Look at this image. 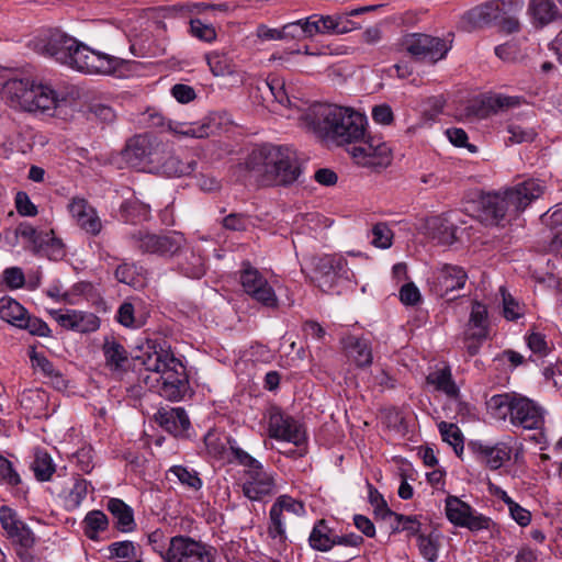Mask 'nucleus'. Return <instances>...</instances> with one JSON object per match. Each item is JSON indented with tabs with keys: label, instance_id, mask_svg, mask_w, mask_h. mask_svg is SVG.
I'll list each match as a JSON object with an SVG mask.
<instances>
[{
	"label": "nucleus",
	"instance_id": "f257e3e1",
	"mask_svg": "<svg viewBox=\"0 0 562 562\" xmlns=\"http://www.w3.org/2000/svg\"><path fill=\"white\" fill-rule=\"evenodd\" d=\"M301 125L326 144L348 148L358 142L369 127L364 113L330 103H315L300 116Z\"/></svg>",
	"mask_w": 562,
	"mask_h": 562
},
{
	"label": "nucleus",
	"instance_id": "f03ea898",
	"mask_svg": "<svg viewBox=\"0 0 562 562\" xmlns=\"http://www.w3.org/2000/svg\"><path fill=\"white\" fill-rule=\"evenodd\" d=\"M246 168L266 187L290 186L302 173L296 151L284 145H262L254 148L246 159Z\"/></svg>",
	"mask_w": 562,
	"mask_h": 562
},
{
	"label": "nucleus",
	"instance_id": "7ed1b4c3",
	"mask_svg": "<svg viewBox=\"0 0 562 562\" xmlns=\"http://www.w3.org/2000/svg\"><path fill=\"white\" fill-rule=\"evenodd\" d=\"M543 193L542 181L538 179L524 180L483 196L482 214L491 224L510 223Z\"/></svg>",
	"mask_w": 562,
	"mask_h": 562
},
{
	"label": "nucleus",
	"instance_id": "20e7f679",
	"mask_svg": "<svg viewBox=\"0 0 562 562\" xmlns=\"http://www.w3.org/2000/svg\"><path fill=\"white\" fill-rule=\"evenodd\" d=\"M145 370L144 383L160 396L169 401H180L189 389L186 368L175 355L160 348L148 352L143 359Z\"/></svg>",
	"mask_w": 562,
	"mask_h": 562
},
{
	"label": "nucleus",
	"instance_id": "39448f33",
	"mask_svg": "<svg viewBox=\"0 0 562 562\" xmlns=\"http://www.w3.org/2000/svg\"><path fill=\"white\" fill-rule=\"evenodd\" d=\"M2 94L12 108L45 114H52L66 100L48 81L31 77L7 80Z\"/></svg>",
	"mask_w": 562,
	"mask_h": 562
},
{
	"label": "nucleus",
	"instance_id": "423d86ee",
	"mask_svg": "<svg viewBox=\"0 0 562 562\" xmlns=\"http://www.w3.org/2000/svg\"><path fill=\"white\" fill-rule=\"evenodd\" d=\"M486 408L493 418L508 420L514 427L525 430L540 429L544 423L542 407L527 396L515 392L493 395L486 402Z\"/></svg>",
	"mask_w": 562,
	"mask_h": 562
},
{
	"label": "nucleus",
	"instance_id": "0eeeda50",
	"mask_svg": "<svg viewBox=\"0 0 562 562\" xmlns=\"http://www.w3.org/2000/svg\"><path fill=\"white\" fill-rule=\"evenodd\" d=\"M312 281L324 292H340V289L355 282V274L347 260L340 255H326L313 260Z\"/></svg>",
	"mask_w": 562,
	"mask_h": 562
},
{
	"label": "nucleus",
	"instance_id": "6e6552de",
	"mask_svg": "<svg viewBox=\"0 0 562 562\" xmlns=\"http://www.w3.org/2000/svg\"><path fill=\"white\" fill-rule=\"evenodd\" d=\"M0 525L18 558L22 562H32V550L37 543V537L31 527L21 519L16 510L7 505L0 506Z\"/></svg>",
	"mask_w": 562,
	"mask_h": 562
},
{
	"label": "nucleus",
	"instance_id": "1a4fd4ad",
	"mask_svg": "<svg viewBox=\"0 0 562 562\" xmlns=\"http://www.w3.org/2000/svg\"><path fill=\"white\" fill-rule=\"evenodd\" d=\"M116 57L91 49L76 40L66 66L89 75H110L119 67Z\"/></svg>",
	"mask_w": 562,
	"mask_h": 562
},
{
	"label": "nucleus",
	"instance_id": "9d476101",
	"mask_svg": "<svg viewBox=\"0 0 562 562\" xmlns=\"http://www.w3.org/2000/svg\"><path fill=\"white\" fill-rule=\"evenodd\" d=\"M130 240L143 254H151L165 258L180 254L186 246V238L179 232L158 235L144 229H137L131 234Z\"/></svg>",
	"mask_w": 562,
	"mask_h": 562
},
{
	"label": "nucleus",
	"instance_id": "9b49d317",
	"mask_svg": "<svg viewBox=\"0 0 562 562\" xmlns=\"http://www.w3.org/2000/svg\"><path fill=\"white\" fill-rule=\"evenodd\" d=\"M353 161L362 167H386L391 162V148L382 137L371 135L366 128L364 135L348 148Z\"/></svg>",
	"mask_w": 562,
	"mask_h": 562
},
{
	"label": "nucleus",
	"instance_id": "f8f14e48",
	"mask_svg": "<svg viewBox=\"0 0 562 562\" xmlns=\"http://www.w3.org/2000/svg\"><path fill=\"white\" fill-rule=\"evenodd\" d=\"M239 273V281L246 294L266 307H278L279 300L273 286L258 269L244 262Z\"/></svg>",
	"mask_w": 562,
	"mask_h": 562
},
{
	"label": "nucleus",
	"instance_id": "ddd939ff",
	"mask_svg": "<svg viewBox=\"0 0 562 562\" xmlns=\"http://www.w3.org/2000/svg\"><path fill=\"white\" fill-rule=\"evenodd\" d=\"M241 491L251 502H265L277 492V474L268 471L262 463L247 470L241 475Z\"/></svg>",
	"mask_w": 562,
	"mask_h": 562
},
{
	"label": "nucleus",
	"instance_id": "4468645a",
	"mask_svg": "<svg viewBox=\"0 0 562 562\" xmlns=\"http://www.w3.org/2000/svg\"><path fill=\"white\" fill-rule=\"evenodd\" d=\"M213 548L187 535L170 537V554L166 562H213Z\"/></svg>",
	"mask_w": 562,
	"mask_h": 562
},
{
	"label": "nucleus",
	"instance_id": "2eb2a0df",
	"mask_svg": "<svg viewBox=\"0 0 562 562\" xmlns=\"http://www.w3.org/2000/svg\"><path fill=\"white\" fill-rule=\"evenodd\" d=\"M76 38L59 30L41 32L31 41V47L40 55L54 58L65 65L70 56Z\"/></svg>",
	"mask_w": 562,
	"mask_h": 562
},
{
	"label": "nucleus",
	"instance_id": "dca6fc26",
	"mask_svg": "<svg viewBox=\"0 0 562 562\" xmlns=\"http://www.w3.org/2000/svg\"><path fill=\"white\" fill-rule=\"evenodd\" d=\"M515 439L507 437L495 443L483 440H470L468 449L476 461L483 463L490 470H498L512 458Z\"/></svg>",
	"mask_w": 562,
	"mask_h": 562
},
{
	"label": "nucleus",
	"instance_id": "f3484780",
	"mask_svg": "<svg viewBox=\"0 0 562 562\" xmlns=\"http://www.w3.org/2000/svg\"><path fill=\"white\" fill-rule=\"evenodd\" d=\"M490 335L488 312L485 304L474 301L471 305L469 321L467 323L463 340L469 356L479 353L481 346Z\"/></svg>",
	"mask_w": 562,
	"mask_h": 562
},
{
	"label": "nucleus",
	"instance_id": "a211bd4d",
	"mask_svg": "<svg viewBox=\"0 0 562 562\" xmlns=\"http://www.w3.org/2000/svg\"><path fill=\"white\" fill-rule=\"evenodd\" d=\"M445 512L447 519L457 527L468 528L471 531L490 529L493 524L490 517L477 513L469 504L457 496L446 498Z\"/></svg>",
	"mask_w": 562,
	"mask_h": 562
},
{
	"label": "nucleus",
	"instance_id": "6ab92c4d",
	"mask_svg": "<svg viewBox=\"0 0 562 562\" xmlns=\"http://www.w3.org/2000/svg\"><path fill=\"white\" fill-rule=\"evenodd\" d=\"M403 47L412 56L431 63L443 59L450 49L443 40L418 33L407 34L403 38Z\"/></svg>",
	"mask_w": 562,
	"mask_h": 562
},
{
	"label": "nucleus",
	"instance_id": "aec40b11",
	"mask_svg": "<svg viewBox=\"0 0 562 562\" xmlns=\"http://www.w3.org/2000/svg\"><path fill=\"white\" fill-rule=\"evenodd\" d=\"M164 143L149 134L132 137L124 149L125 159L132 165L146 164L153 169L159 162V155Z\"/></svg>",
	"mask_w": 562,
	"mask_h": 562
},
{
	"label": "nucleus",
	"instance_id": "412c9836",
	"mask_svg": "<svg viewBox=\"0 0 562 562\" xmlns=\"http://www.w3.org/2000/svg\"><path fill=\"white\" fill-rule=\"evenodd\" d=\"M268 434L276 440L291 442L294 446L302 445L306 439L303 425L279 409H273L269 415Z\"/></svg>",
	"mask_w": 562,
	"mask_h": 562
},
{
	"label": "nucleus",
	"instance_id": "4be33fe9",
	"mask_svg": "<svg viewBox=\"0 0 562 562\" xmlns=\"http://www.w3.org/2000/svg\"><path fill=\"white\" fill-rule=\"evenodd\" d=\"M468 274L462 267L443 265L436 269L427 279V284L432 294L445 296L452 291L464 288Z\"/></svg>",
	"mask_w": 562,
	"mask_h": 562
},
{
	"label": "nucleus",
	"instance_id": "5701e85b",
	"mask_svg": "<svg viewBox=\"0 0 562 562\" xmlns=\"http://www.w3.org/2000/svg\"><path fill=\"white\" fill-rule=\"evenodd\" d=\"M504 7L509 9H517L519 7V0H490L481 3L463 15V21L469 24L471 29L483 27L492 23H496L499 14H503Z\"/></svg>",
	"mask_w": 562,
	"mask_h": 562
},
{
	"label": "nucleus",
	"instance_id": "b1692460",
	"mask_svg": "<svg viewBox=\"0 0 562 562\" xmlns=\"http://www.w3.org/2000/svg\"><path fill=\"white\" fill-rule=\"evenodd\" d=\"M49 315L64 329L80 334L93 333L100 327L99 317L90 312L77 310H52Z\"/></svg>",
	"mask_w": 562,
	"mask_h": 562
},
{
	"label": "nucleus",
	"instance_id": "393cba45",
	"mask_svg": "<svg viewBox=\"0 0 562 562\" xmlns=\"http://www.w3.org/2000/svg\"><path fill=\"white\" fill-rule=\"evenodd\" d=\"M67 210L76 224L86 233L97 236L102 229V222L97 210L83 198L74 196Z\"/></svg>",
	"mask_w": 562,
	"mask_h": 562
},
{
	"label": "nucleus",
	"instance_id": "a878e982",
	"mask_svg": "<svg viewBox=\"0 0 562 562\" xmlns=\"http://www.w3.org/2000/svg\"><path fill=\"white\" fill-rule=\"evenodd\" d=\"M526 14L535 29H543L562 20L555 0H528Z\"/></svg>",
	"mask_w": 562,
	"mask_h": 562
},
{
	"label": "nucleus",
	"instance_id": "bb28decb",
	"mask_svg": "<svg viewBox=\"0 0 562 562\" xmlns=\"http://www.w3.org/2000/svg\"><path fill=\"white\" fill-rule=\"evenodd\" d=\"M159 160L160 161L157 162L153 169L167 177L187 176L195 168L194 160L183 161L179 156L175 155L166 144L161 147Z\"/></svg>",
	"mask_w": 562,
	"mask_h": 562
},
{
	"label": "nucleus",
	"instance_id": "cd10ccee",
	"mask_svg": "<svg viewBox=\"0 0 562 562\" xmlns=\"http://www.w3.org/2000/svg\"><path fill=\"white\" fill-rule=\"evenodd\" d=\"M520 104V98L509 97L501 93L484 95L480 100L475 101L472 106V113L481 119H485L492 114H496L499 111H504L509 108H515Z\"/></svg>",
	"mask_w": 562,
	"mask_h": 562
},
{
	"label": "nucleus",
	"instance_id": "c85d7f7f",
	"mask_svg": "<svg viewBox=\"0 0 562 562\" xmlns=\"http://www.w3.org/2000/svg\"><path fill=\"white\" fill-rule=\"evenodd\" d=\"M155 420L175 436L182 435L190 427L189 417L182 407H161L155 414Z\"/></svg>",
	"mask_w": 562,
	"mask_h": 562
},
{
	"label": "nucleus",
	"instance_id": "c756f323",
	"mask_svg": "<svg viewBox=\"0 0 562 562\" xmlns=\"http://www.w3.org/2000/svg\"><path fill=\"white\" fill-rule=\"evenodd\" d=\"M105 367L114 373L124 372L130 364L128 351L114 337H105L102 345Z\"/></svg>",
	"mask_w": 562,
	"mask_h": 562
},
{
	"label": "nucleus",
	"instance_id": "7c9ffc66",
	"mask_svg": "<svg viewBox=\"0 0 562 562\" xmlns=\"http://www.w3.org/2000/svg\"><path fill=\"white\" fill-rule=\"evenodd\" d=\"M106 509L114 519L115 528L123 532L130 533L136 530L137 524L134 518L133 508L120 498H110L106 503Z\"/></svg>",
	"mask_w": 562,
	"mask_h": 562
},
{
	"label": "nucleus",
	"instance_id": "2f4dec72",
	"mask_svg": "<svg viewBox=\"0 0 562 562\" xmlns=\"http://www.w3.org/2000/svg\"><path fill=\"white\" fill-rule=\"evenodd\" d=\"M456 212H449L429 222L432 238L439 244L451 245L457 240Z\"/></svg>",
	"mask_w": 562,
	"mask_h": 562
},
{
	"label": "nucleus",
	"instance_id": "473e14b6",
	"mask_svg": "<svg viewBox=\"0 0 562 562\" xmlns=\"http://www.w3.org/2000/svg\"><path fill=\"white\" fill-rule=\"evenodd\" d=\"M336 533L325 519L315 521L310 536L308 546L318 552H328L335 547Z\"/></svg>",
	"mask_w": 562,
	"mask_h": 562
},
{
	"label": "nucleus",
	"instance_id": "72a5a7b5",
	"mask_svg": "<svg viewBox=\"0 0 562 562\" xmlns=\"http://www.w3.org/2000/svg\"><path fill=\"white\" fill-rule=\"evenodd\" d=\"M347 356L358 367H368L372 363V350L368 340L350 336L346 339Z\"/></svg>",
	"mask_w": 562,
	"mask_h": 562
},
{
	"label": "nucleus",
	"instance_id": "f704fd0d",
	"mask_svg": "<svg viewBox=\"0 0 562 562\" xmlns=\"http://www.w3.org/2000/svg\"><path fill=\"white\" fill-rule=\"evenodd\" d=\"M426 380L427 383L432 385L437 391L445 393L450 398L458 400L460 390L452 379L449 367L430 372Z\"/></svg>",
	"mask_w": 562,
	"mask_h": 562
},
{
	"label": "nucleus",
	"instance_id": "c9c22d12",
	"mask_svg": "<svg viewBox=\"0 0 562 562\" xmlns=\"http://www.w3.org/2000/svg\"><path fill=\"white\" fill-rule=\"evenodd\" d=\"M333 15L313 14L302 20L300 25L302 36L312 37L316 34H335Z\"/></svg>",
	"mask_w": 562,
	"mask_h": 562
},
{
	"label": "nucleus",
	"instance_id": "e433bc0d",
	"mask_svg": "<svg viewBox=\"0 0 562 562\" xmlns=\"http://www.w3.org/2000/svg\"><path fill=\"white\" fill-rule=\"evenodd\" d=\"M31 469L37 481L47 482L55 473L56 465L46 450L37 448L34 450Z\"/></svg>",
	"mask_w": 562,
	"mask_h": 562
},
{
	"label": "nucleus",
	"instance_id": "4c0bfd02",
	"mask_svg": "<svg viewBox=\"0 0 562 562\" xmlns=\"http://www.w3.org/2000/svg\"><path fill=\"white\" fill-rule=\"evenodd\" d=\"M437 427L442 441L452 447L458 458H462L464 451V436L459 426L442 420L437 424Z\"/></svg>",
	"mask_w": 562,
	"mask_h": 562
},
{
	"label": "nucleus",
	"instance_id": "58836bf2",
	"mask_svg": "<svg viewBox=\"0 0 562 562\" xmlns=\"http://www.w3.org/2000/svg\"><path fill=\"white\" fill-rule=\"evenodd\" d=\"M168 130L177 135L202 138L211 134V125L207 122H177L168 121Z\"/></svg>",
	"mask_w": 562,
	"mask_h": 562
},
{
	"label": "nucleus",
	"instance_id": "ea45409f",
	"mask_svg": "<svg viewBox=\"0 0 562 562\" xmlns=\"http://www.w3.org/2000/svg\"><path fill=\"white\" fill-rule=\"evenodd\" d=\"M386 520L390 522L392 532L405 531L408 537L420 535L422 524L416 516H405L391 512Z\"/></svg>",
	"mask_w": 562,
	"mask_h": 562
},
{
	"label": "nucleus",
	"instance_id": "a19ab883",
	"mask_svg": "<svg viewBox=\"0 0 562 562\" xmlns=\"http://www.w3.org/2000/svg\"><path fill=\"white\" fill-rule=\"evenodd\" d=\"M206 64L215 77H224L234 74L233 59L224 52L212 50L205 54Z\"/></svg>",
	"mask_w": 562,
	"mask_h": 562
},
{
	"label": "nucleus",
	"instance_id": "79ce46f5",
	"mask_svg": "<svg viewBox=\"0 0 562 562\" xmlns=\"http://www.w3.org/2000/svg\"><path fill=\"white\" fill-rule=\"evenodd\" d=\"M26 310L12 297L0 299V318L15 327H20L26 316Z\"/></svg>",
	"mask_w": 562,
	"mask_h": 562
},
{
	"label": "nucleus",
	"instance_id": "37998d69",
	"mask_svg": "<svg viewBox=\"0 0 562 562\" xmlns=\"http://www.w3.org/2000/svg\"><path fill=\"white\" fill-rule=\"evenodd\" d=\"M168 475H172L187 490L198 492L203 486V481L198 471L184 465H172L168 470Z\"/></svg>",
	"mask_w": 562,
	"mask_h": 562
},
{
	"label": "nucleus",
	"instance_id": "c03bdc74",
	"mask_svg": "<svg viewBox=\"0 0 562 562\" xmlns=\"http://www.w3.org/2000/svg\"><path fill=\"white\" fill-rule=\"evenodd\" d=\"M283 510L274 505L269 510L268 535L278 544L283 546L286 541V527Z\"/></svg>",
	"mask_w": 562,
	"mask_h": 562
},
{
	"label": "nucleus",
	"instance_id": "a18cd8bd",
	"mask_svg": "<svg viewBox=\"0 0 562 562\" xmlns=\"http://www.w3.org/2000/svg\"><path fill=\"white\" fill-rule=\"evenodd\" d=\"M115 279L124 284L134 289H140L145 285V277L143 276L142 268L134 263H122L115 270Z\"/></svg>",
	"mask_w": 562,
	"mask_h": 562
},
{
	"label": "nucleus",
	"instance_id": "49530a36",
	"mask_svg": "<svg viewBox=\"0 0 562 562\" xmlns=\"http://www.w3.org/2000/svg\"><path fill=\"white\" fill-rule=\"evenodd\" d=\"M91 484L80 477H74L72 486L65 496V507L68 510H75L80 507L82 502L86 499Z\"/></svg>",
	"mask_w": 562,
	"mask_h": 562
},
{
	"label": "nucleus",
	"instance_id": "de8ad7c7",
	"mask_svg": "<svg viewBox=\"0 0 562 562\" xmlns=\"http://www.w3.org/2000/svg\"><path fill=\"white\" fill-rule=\"evenodd\" d=\"M417 547L420 555L428 562H435L438 559L440 548V535L437 531L420 533L417 537Z\"/></svg>",
	"mask_w": 562,
	"mask_h": 562
},
{
	"label": "nucleus",
	"instance_id": "09e8293b",
	"mask_svg": "<svg viewBox=\"0 0 562 562\" xmlns=\"http://www.w3.org/2000/svg\"><path fill=\"white\" fill-rule=\"evenodd\" d=\"M82 524L85 535L89 539L95 540L99 532L104 531L108 528L109 519L103 512L91 510L86 515Z\"/></svg>",
	"mask_w": 562,
	"mask_h": 562
},
{
	"label": "nucleus",
	"instance_id": "8fccbe9b",
	"mask_svg": "<svg viewBox=\"0 0 562 562\" xmlns=\"http://www.w3.org/2000/svg\"><path fill=\"white\" fill-rule=\"evenodd\" d=\"M302 20H297L292 23L285 24L281 30L269 29L266 26L259 27L258 35L263 40H282L285 37H301V25Z\"/></svg>",
	"mask_w": 562,
	"mask_h": 562
},
{
	"label": "nucleus",
	"instance_id": "3c124183",
	"mask_svg": "<svg viewBox=\"0 0 562 562\" xmlns=\"http://www.w3.org/2000/svg\"><path fill=\"white\" fill-rule=\"evenodd\" d=\"M146 540L153 552L166 562L170 554V538L166 536L165 531L157 528L146 535Z\"/></svg>",
	"mask_w": 562,
	"mask_h": 562
},
{
	"label": "nucleus",
	"instance_id": "603ef678",
	"mask_svg": "<svg viewBox=\"0 0 562 562\" xmlns=\"http://www.w3.org/2000/svg\"><path fill=\"white\" fill-rule=\"evenodd\" d=\"M47 232H37L30 224H20L15 229L16 237L22 238L29 244V247L35 252L36 249H41L44 246V241L49 238L46 235Z\"/></svg>",
	"mask_w": 562,
	"mask_h": 562
},
{
	"label": "nucleus",
	"instance_id": "864d4df0",
	"mask_svg": "<svg viewBox=\"0 0 562 562\" xmlns=\"http://www.w3.org/2000/svg\"><path fill=\"white\" fill-rule=\"evenodd\" d=\"M369 7H361L342 13L334 14L335 34H346L358 29V24L350 16L369 11Z\"/></svg>",
	"mask_w": 562,
	"mask_h": 562
},
{
	"label": "nucleus",
	"instance_id": "5fc2aeb1",
	"mask_svg": "<svg viewBox=\"0 0 562 562\" xmlns=\"http://www.w3.org/2000/svg\"><path fill=\"white\" fill-rule=\"evenodd\" d=\"M227 442L229 443L228 451L232 456L228 459V461L237 463L238 465L243 467L244 468L243 473L247 472V470H251V469L258 467L259 464H261V462L259 460H257L256 458L250 456L247 451L241 449L237 445L236 440H227Z\"/></svg>",
	"mask_w": 562,
	"mask_h": 562
},
{
	"label": "nucleus",
	"instance_id": "6e6d98bb",
	"mask_svg": "<svg viewBox=\"0 0 562 562\" xmlns=\"http://www.w3.org/2000/svg\"><path fill=\"white\" fill-rule=\"evenodd\" d=\"M180 271L192 279H200L205 273L204 259L201 255L190 251L186 255V262L179 263Z\"/></svg>",
	"mask_w": 562,
	"mask_h": 562
},
{
	"label": "nucleus",
	"instance_id": "4d7b16f0",
	"mask_svg": "<svg viewBox=\"0 0 562 562\" xmlns=\"http://www.w3.org/2000/svg\"><path fill=\"white\" fill-rule=\"evenodd\" d=\"M116 319L121 325L128 328H139L145 324V318L135 314V306L131 302H124L119 307Z\"/></svg>",
	"mask_w": 562,
	"mask_h": 562
},
{
	"label": "nucleus",
	"instance_id": "13d9d810",
	"mask_svg": "<svg viewBox=\"0 0 562 562\" xmlns=\"http://www.w3.org/2000/svg\"><path fill=\"white\" fill-rule=\"evenodd\" d=\"M507 133L509 134L508 138L505 139V144L508 145H515V144H522V143H530L532 142L537 133L531 127H525L519 124L510 123L506 127Z\"/></svg>",
	"mask_w": 562,
	"mask_h": 562
},
{
	"label": "nucleus",
	"instance_id": "bf43d9fd",
	"mask_svg": "<svg viewBox=\"0 0 562 562\" xmlns=\"http://www.w3.org/2000/svg\"><path fill=\"white\" fill-rule=\"evenodd\" d=\"M109 559H122L131 561L136 558V544L131 540L115 541L108 546Z\"/></svg>",
	"mask_w": 562,
	"mask_h": 562
},
{
	"label": "nucleus",
	"instance_id": "052dcab7",
	"mask_svg": "<svg viewBox=\"0 0 562 562\" xmlns=\"http://www.w3.org/2000/svg\"><path fill=\"white\" fill-rule=\"evenodd\" d=\"M393 236L392 229L384 222L376 223L371 228V244L376 248H390L393 244Z\"/></svg>",
	"mask_w": 562,
	"mask_h": 562
},
{
	"label": "nucleus",
	"instance_id": "680f3d73",
	"mask_svg": "<svg viewBox=\"0 0 562 562\" xmlns=\"http://www.w3.org/2000/svg\"><path fill=\"white\" fill-rule=\"evenodd\" d=\"M122 211L128 221H146L150 216V206L138 200H128L122 205Z\"/></svg>",
	"mask_w": 562,
	"mask_h": 562
},
{
	"label": "nucleus",
	"instance_id": "e2e57ef3",
	"mask_svg": "<svg viewBox=\"0 0 562 562\" xmlns=\"http://www.w3.org/2000/svg\"><path fill=\"white\" fill-rule=\"evenodd\" d=\"M522 3L519 0V7L517 9H509L508 7H504L502 10L504 13L502 16L497 18L495 24H497L502 31L510 34L516 33L520 30V22L518 16L516 15L521 10Z\"/></svg>",
	"mask_w": 562,
	"mask_h": 562
},
{
	"label": "nucleus",
	"instance_id": "0e129e2a",
	"mask_svg": "<svg viewBox=\"0 0 562 562\" xmlns=\"http://www.w3.org/2000/svg\"><path fill=\"white\" fill-rule=\"evenodd\" d=\"M503 296V316L510 322L517 321L524 316L522 306L506 291L504 286L499 289Z\"/></svg>",
	"mask_w": 562,
	"mask_h": 562
},
{
	"label": "nucleus",
	"instance_id": "69168bd1",
	"mask_svg": "<svg viewBox=\"0 0 562 562\" xmlns=\"http://www.w3.org/2000/svg\"><path fill=\"white\" fill-rule=\"evenodd\" d=\"M227 440L232 439L227 437L221 438L216 432L212 431H209L204 437L207 452L215 458H223L227 452V445L229 446Z\"/></svg>",
	"mask_w": 562,
	"mask_h": 562
},
{
	"label": "nucleus",
	"instance_id": "338daca9",
	"mask_svg": "<svg viewBox=\"0 0 562 562\" xmlns=\"http://www.w3.org/2000/svg\"><path fill=\"white\" fill-rule=\"evenodd\" d=\"M190 33L193 37L205 43H213L217 36L212 24L203 23L199 19H192L190 21Z\"/></svg>",
	"mask_w": 562,
	"mask_h": 562
},
{
	"label": "nucleus",
	"instance_id": "774afa93",
	"mask_svg": "<svg viewBox=\"0 0 562 562\" xmlns=\"http://www.w3.org/2000/svg\"><path fill=\"white\" fill-rule=\"evenodd\" d=\"M266 86L271 92L272 97L274 98L276 102L283 106H291V100L290 97L285 90L284 80L272 76L269 77L266 81Z\"/></svg>",
	"mask_w": 562,
	"mask_h": 562
}]
</instances>
